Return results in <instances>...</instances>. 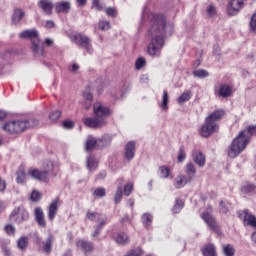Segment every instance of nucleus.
<instances>
[{
  "instance_id": "8fccbe9b",
  "label": "nucleus",
  "mask_w": 256,
  "mask_h": 256,
  "mask_svg": "<svg viewBox=\"0 0 256 256\" xmlns=\"http://www.w3.org/2000/svg\"><path fill=\"white\" fill-rule=\"evenodd\" d=\"M160 171V177L162 179H167V177H169V168H167V166H161L159 168Z\"/></svg>"
},
{
  "instance_id": "58836bf2",
  "label": "nucleus",
  "mask_w": 256,
  "mask_h": 256,
  "mask_svg": "<svg viewBox=\"0 0 256 256\" xmlns=\"http://www.w3.org/2000/svg\"><path fill=\"white\" fill-rule=\"evenodd\" d=\"M189 99H191V91H186L181 94V96L178 98L177 102L180 105H183V103H187V101H189Z\"/></svg>"
},
{
  "instance_id": "4d7b16f0",
  "label": "nucleus",
  "mask_w": 256,
  "mask_h": 256,
  "mask_svg": "<svg viewBox=\"0 0 256 256\" xmlns=\"http://www.w3.org/2000/svg\"><path fill=\"white\" fill-rule=\"evenodd\" d=\"M106 14L109 17H117V9H115L113 7H108V8H106Z\"/></svg>"
},
{
  "instance_id": "c03bdc74",
  "label": "nucleus",
  "mask_w": 256,
  "mask_h": 256,
  "mask_svg": "<svg viewBox=\"0 0 256 256\" xmlns=\"http://www.w3.org/2000/svg\"><path fill=\"white\" fill-rule=\"evenodd\" d=\"M7 57H9V54H0V71L7 67Z\"/></svg>"
},
{
  "instance_id": "bf43d9fd",
  "label": "nucleus",
  "mask_w": 256,
  "mask_h": 256,
  "mask_svg": "<svg viewBox=\"0 0 256 256\" xmlns=\"http://www.w3.org/2000/svg\"><path fill=\"white\" fill-rule=\"evenodd\" d=\"M105 227V225L98 224L95 231L92 234V237H99L101 235V230Z\"/></svg>"
},
{
  "instance_id": "c9c22d12",
  "label": "nucleus",
  "mask_w": 256,
  "mask_h": 256,
  "mask_svg": "<svg viewBox=\"0 0 256 256\" xmlns=\"http://www.w3.org/2000/svg\"><path fill=\"white\" fill-rule=\"evenodd\" d=\"M168 105H169V94L167 93V90H164L162 103L160 104V107H162L163 111H167L169 109Z\"/></svg>"
},
{
  "instance_id": "f03ea898",
  "label": "nucleus",
  "mask_w": 256,
  "mask_h": 256,
  "mask_svg": "<svg viewBox=\"0 0 256 256\" xmlns=\"http://www.w3.org/2000/svg\"><path fill=\"white\" fill-rule=\"evenodd\" d=\"M256 136V125L248 126L246 129L242 130L232 141L228 148V157L235 159L243 153L244 149H247L251 137Z\"/></svg>"
},
{
  "instance_id": "39448f33",
  "label": "nucleus",
  "mask_w": 256,
  "mask_h": 256,
  "mask_svg": "<svg viewBox=\"0 0 256 256\" xmlns=\"http://www.w3.org/2000/svg\"><path fill=\"white\" fill-rule=\"evenodd\" d=\"M39 125V120L30 119V120H14L7 122L2 126L3 131L7 133H23L26 129L31 127H37Z\"/></svg>"
},
{
  "instance_id": "9d476101",
  "label": "nucleus",
  "mask_w": 256,
  "mask_h": 256,
  "mask_svg": "<svg viewBox=\"0 0 256 256\" xmlns=\"http://www.w3.org/2000/svg\"><path fill=\"white\" fill-rule=\"evenodd\" d=\"M86 219L94 223H99L101 225H107V216L95 211L87 210Z\"/></svg>"
},
{
  "instance_id": "09e8293b",
  "label": "nucleus",
  "mask_w": 256,
  "mask_h": 256,
  "mask_svg": "<svg viewBox=\"0 0 256 256\" xmlns=\"http://www.w3.org/2000/svg\"><path fill=\"white\" fill-rule=\"evenodd\" d=\"M183 201L176 199V203L174 207L172 208L173 213H179L181 209H183Z\"/></svg>"
},
{
  "instance_id": "ddd939ff",
  "label": "nucleus",
  "mask_w": 256,
  "mask_h": 256,
  "mask_svg": "<svg viewBox=\"0 0 256 256\" xmlns=\"http://www.w3.org/2000/svg\"><path fill=\"white\" fill-rule=\"evenodd\" d=\"M86 127H90L91 129H99V127H103V125H107V122L103 118H86L84 121Z\"/></svg>"
},
{
  "instance_id": "49530a36",
  "label": "nucleus",
  "mask_w": 256,
  "mask_h": 256,
  "mask_svg": "<svg viewBox=\"0 0 256 256\" xmlns=\"http://www.w3.org/2000/svg\"><path fill=\"white\" fill-rule=\"evenodd\" d=\"M93 195L95 197H105V195H107V191L105 190V188L103 187H99V188H96L93 192Z\"/></svg>"
},
{
  "instance_id": "473e14b6",
  "label": "nucleus",
  "mask_w": 256,
  "mask_h": 256,
  "mask_svg": "<svg viewBox=\"0 0 256 256\" xmlns=\"http://www.w3.org/2000/svg\"><path fill=\"white\" fill-rule=\"evenodd\" d=\"M55 238L53 236H48L47 240L43 242V251L44 253H51V249L53 248V243Z\"/></svg>"
},
{
  "instance_id": "0eeeda50",
  "label": "nucleus",
  "mask_w": 256,
  "mask_h": 256,
  "mask_svg": "<svg viewBox=\"0 0 256 256\" xmlns=\"http://www.w3.org/2000/svg\"><path fill=\"white\" fill-rule=\"evenodd\" d=\"M71 41L76 43V45H78V47H81V49H84V51H87L89 55L93 53V46L91 45V39H89V37L76 33L72 35Z\"/></svg>"
},
{
  "instance_id": "a19ab883",
  "label": "nucleus",
  "mask_w": 256,
  "mask_h": 256,
  "mask_svg": "<svg viewBox=\"0 0 256 256\" xmlns=\"http://www.w3.org/2000/svg\"><path fill=\"white\" fill-rule=\"evenodd\" d=\"M16 175H17V178H16L17 183H23V181H25L26 174H25V169H23V167H20L18 169V171L16 172Z\"/></svg>"
},
{
  "instance_id": "2eb2a0df",
  "label": "nucleus",
  "mask_w": 256,
  "mask_h": 256,
  "mask_svg": "<svg viewBox=\"0 0 256 256\" xmlns=\"http://www.w3.org/2000/svg\"><path fill=\"white\" fill-rule=\"evenodd\" d=\"M76 245L85 253V255L92 253L95 249V246L92 244V242L87 240H79L76 242Z\"/></svg>"
},
{
  "instance_id": "c85d7f7f",
  "label": "nucleus",
  "mask_w": 256,
  "mask_h": 256,
  "mask_svg": "<svg viewBox=\"0 0 256 256\" xmlns=\"http://www.w3.org/2000/svg\"><path fill=\"white\" fill-rule=\"evenodd\" d=\"M25 17V10L18 8L14 11L12 15V23L13 25H19L21 23V20Z\"/></svg>"
},
{
  "instance_id": "7c9ffc66",
  "label": "nucleus",
  "mask_w": 256,
  "mask_h": 256,
  "mask_svg": "<svg viewBox=\"0 0 256 256\" xmlns=\"http://www.w3.org/2000/svg\"><path fill=\"white\" fill-rule=\"evenodd\" d=\"M115 241L118 243V245H129V235L124 232H119L115 237Z\"/></svg>"
},
{
  "instance_id": "9b49d317",
  "label": "nucleus",
  "mask_w": 256,
  "mask_h": 256,
  "mask_svg": "<svg viewBox=\"0 0 256 256\" xmlns=\"http://www.w3.org/2000/svg\"><path fill=\"white\" fill-rule=\"evenodd\" d=\"M245 7L244 0H230L228 3L227 11L229 15H237L241 9Z\"/></svg>"
},
{
  "instance_id": "de8ad7c7",
  "label": "nucleus",
  "mask_w": 256,
  "mask_h": 256,
  "mask_svg": "<svg viewBox=\"0 0 256 256\" xmlns=\"http://www.w3.org/2000/svg\"><path fill=\"white\" fill-rule=\"evenodd\" d=\"M185 159H187V154L185 153V148L181 146L178 152V162L183 163Z\"/></svg>"
},
{
  "instance_id": "f257e3e1",
  "label": "nucleus",
  "mask_w": 256,
  "mask_h": 256,
  "mask_svg": "<svg viewBox=\"0 0 256 256\" xmlns=\"http://www.w3.org/2000/svg\"><path fill=\"white\" fill-rule=\"evenodd\" d=\"M149 34L152 39L148 45V54L151 55V57H159L163 45H165L163 37L173 34V24L167 23L163 15H152V26L149 29Z\"/></svg>"
},
{
  "instance_id": "a18cd8bd",
  "label": "nucleus",
  "mask_w": 256,
  "mask_h": 256,
  "mask_svg": "<svg viewBox=\"0 0 256 256\" xmlns=\"http://www.w3.org/2000/svg\"><path fill=\"white\" fill-rule=\"evenodd\" d=\"M206 13L208 17H215L217 15V8L215 7V5L210 4L206 8Z\"/></svg>"
},
{
  "instance_id": "680f3d73",
  "label": "nucleus",
  "mask_w": 256,
  "mask_h": 256,
  "mask_svg": "<svg viewBox=\"0 0 256 256\" xmlns=\"http://www.w3.org/2000/svg\"><path fill=\"white\" fill-rule=\"evenodd\" d=\"M220 211H221V213L229 212V206H227V204H225V202H223V201L220 202Z\"/></svg>"
},
{
  "instance_id": "37998d69",
  "label": "nucleus",
  "mask_w": 256,
  "mask_h": 256,
  "mask_svg": "<svg viewBox=\"0 0 256 256\" xmlns=\"http://www.w3.org/2000/svg\"><path fill=\"white\" fill-rule=\"evenodd\" d=\"M144 253L145 251H143V249L138 247L130 250L125 256H143Z\"/></svg>"
},
{
  "instance_id": "f3484780",
  "label": "nucleus",
  "mask_w": 256,
  "mask_h": 256,
  "mask_svg": "<svg viewBox=\"0 0 256 256\" xmlns=\"http://www.w3.org/2000/svg\"><path fill=\"white\" fill-rule=\"evenodd\" d=\"M35 221L38 223L39 227H47V222L45 221V214L41 207H37L34 210Z\"/></svg>"
},
{
  "instance_id": "052dcab7",
  "label": "nucleus",
  "mask_w": 256,
  "mask_h": 256,
  "mask_svg": "<svg viewBox=\"0 0 256 256\" xmlns=\"http://www.w3.org/2000/svg\"><path fill=\"white\" fill-rule=\"evenodd\" d=\"M135 66H136V69H141V68L145 67V59L144 58H138L136 60Z\"/></svg>"
},
{
  "instance_id": "e433bc0d",
  "label": "nucleus",
  "mask_w": 256,
  "mask_h": 256,
  "mask_svg": "<svg viewBox=\"0 0 256 256\" xmlns=\"http://www.w3.org/2000/svg\"><path fill=\"white\" fill-rule=\"evenodd\" d=\"M195 173H197V169L195 168V164L189 162L186 164V175L188 177H195Z\"/></svg>"
},
{
  "instance_id": "72a5a7b5",
  "label": "nucleus",
  "mask_w": 256,
  "mask_h": 256,
  "mask_svg": "<svg viewBox=\"0 0 256 256\" xmlns=\"http://www.w3.org/2000/svg\"><path fill=\"white\" fill-rule=\"evenodd\" d=\"M27 245H29V238L27 236H22L17 241V247L20 251H25L27 249Z\"/></svg>"
},
{
  "instance_id": "0e129e2a",
  "label": "nucleus",
  "mask_w": 256,
  "mask_h": 256,
  "mask_svg": "<svg viewBox=\"0 0 256 256\" xmlns=\"http://www.w3.org/2000/svg\"><path fill=\"white\" fill-rule=\"evenodd\" d=\"M213 53L217 57H220L221 56V47H219V45H214Z\"/></svg>"
},
{
  "instance_id": "13d9d810",
  "label": "nucleus",
  "mask_w": 256,
  "mask_h": 256,
  "mask_svg": "<svg viewBox=\"0 0 256 256\" xmlns=\"http://www.w3.org/2000/svg\"><path fill=\"white\" fill-rule=\"evenodd\" d=\"M5 231L7 235H15V227L11 224L5 226Z\"/></svg>"
},
{
  "instance_id": "338daca9",
  "label": "nucleus",
  "mask_w": 256,
  "mask_h": 256,
  "mask_svg": "<svg viewBox=\"0 0 256 256\" xmlns=\"http://www.w3.org/2000/svg\"><path fill=\"white\" fill-rule=\"evenodd\" d=\"M2 251H3V253H4L5 256H11V249H10L9 247L4 246V247L2 248Z\"/></svg>"
},
{
  "instance_id": "5701e85b",
  "label": "nucleus",
  "mask_w": 256,
  "mask_h": 256,
  "mask_svg": "<svg viewBox=\"0 0 256 256\" xmlns=\"http://www.w3.org/2000/svg\"><path fill=\"white\" fill-rule=\"evenodd\" d=\"M135 158V142L130 141L125 146V159L131 161Z\"/></svg>"
},
{
  "instance_id": "412c9836",
  "label": "nucleus",
  "mask_w": 256,
  "mask_h": 256,
  "mask_svg": "<svg viewBox=\"0 0 256 256\" xmlns=\"http://www.w3.org/2000/svg\"><path fill=\"white\" fill-rule=\"evenodd\" d=\"M56 13H64L65 15L71 11V2L62 1L55 4Z\"/></svg>"
},
{
  "instance_id": "aec40b11",
  "label": "nucleus",
  "mask_w": 256,
  "mask_h": 256,
  "mask_svg": "<svg viewBox=\"0 0 256 256\" xmlns=\"http://www.w3.org/2000/svg\"><path fill=\"white\" fill-rule=\"evenodd\" d=\"M57 211H59V199L54 200L48 207V219L53 221L57 216Z\"/></svg>"
},
{
  "instance_id": "2f4dec72",
  "label": "nucleus",
  "mask_w": 256,
  "mask_h": 256,
  "mask_svg": "<svg viewBox=\"0 0 256 256\" xmlns=\"http://www.w3.org/2000/svg\"><path fill=\"white\" fill-rule=\"evenodd\" d=\"M120 183L117 187V190H116V193H115V196H114V203H121V199H123V180L120 179L119 180Z\"/></svg>"
},
{
  "instance_id": "b1692460",
  "label": "nucleus",
  "mask_w": 256,
  "mask_h": 256,
  "mask_svg": "<svg viewBox=\"0 0 256 256\" xmlns=\"http://www.w3.org/2000/svg\"><path fill=\"white\" fill-rule=\"evenodd\" d=\"M231 93H233V89L227 84L221 85L218 91H216V95L218 97H223V99H226V97H231Z\"/></svg>"
},
{
  "instance_id": "3c124183",
  "label": "nucleus",
  "mask_w": 256,
  "mask_h": 256,
  "mask_svg": "<svg viewBox=\"0 0 256 256\" xmlns=\"http://www.w3.org/2000/svg\"><path fill=\"white\" fill-rule=\"evenodd\" d=\"M132 192H133V182H129L124 186V195H126V197H129V195H131Z\"/></svg>"
},
{
  "instance_id": "bb28decb",
  "label": "nucleus",
  "mask_w": 256,
  "mask_h": 256,
  "mask_svg": "<svg viewBox=\"0 0 256 256\" xmlns=\"http://www.w3.org/2000/svg\"><path fill=\"white\" fill-rule=\"evenodd\" d=\"M202 255L203 256H217V247L214 246V244H206L202 248Z\"/></svg>"
},
{
  "instance_id": "5fc2aeb1",
  "label": "nucleus",
  "mask_w": 256,
  "mask_h": 256,
  "mask_svg": "<svg viewBox=\"0 0 256 256\" xmlns=\"http://www.w3.org/2000/svg\"><path fill=\"white\" fill-rule=\"evenodd\" d=\"M92 7L97 11H103V4L101 3V0H92Z\"/></svg>"
},
{
  "instance_id": "f8f14e48",
  "label": "nucleus",
  "mask_w": 256,
  "mask_h": 256,
  "mask_svg": "<svg viewBox=\"0 0 256 256\" xmlns=\"http://www.w3.org/2000/svg\"><path fill=\"white\" fill-rule=\"evenodd\" d=\"M93 111L95 117H97L98 119H105V117H107V115L111 113V111L106 106L101 104V102H97L94 104Z\"/></svg>"
},
{
  "instance_id": "6ab92c4d",
  "label": "nucleus",
  "mask_w": 256,
  "mask_h": 256,
  "mask_svg": "<svg viewBox=\"0 0 256 256\" xmlns=\"http://www.w3.org/2000/svg\"><path fill=\"white\" fill-rule=\"evenodd\" d=\"M95 149H98V141L97 138L94 136H88L85 142V150L88 153H91L95 151Z\"/></svg>"
},
{
  "instance_id": "cd10ccee",
  "label": "nucleus",
  "mask_w": 256,
  "mask_h": 256,
  "mask_svg": "<svg viewBox=\"0 0 256 256\" xmlns=\"http://www.w3.org/2000/svg\"><path fill=\"white\" fill-rule=\"evenodd\" d=\"M241 192L244 195H255L256 193V185L251 183V182H246L242 187H241Z\"/></svg>"
},
{
  "instance_id": "393cba45",
  "label": "nucleus",
  "mask_w": 256,
  "mask_h": 256,
  "mask_svg": "<svg viewBox=\"0 0 256 256\" xmlns=\"http://www.w3.org/2000/svg\"><path fill=\"white\" fill-rule=\"evenodd\" d=\"M86 167L90 171V173H93L94 171H97V167H99V161L95 156L90 155L86 159Z\"/></svg>"
},
{
  "instance_id": "a878e982",
  "label": "nucleus",
  "mask_w": 256,
  "mask_h": 256,
  "mask_svg": "<svg viewBox=\"0 0 256 256\" xmlns=\"http://www.w3.org/2000/svg\"><path fill=\"white\" fill-rule=\"evenodd\" d=\"M192 157L198 167H205V154H203L201 151L195 150Z\"/></svg>"
},
{
  "instance_id": "e2e57ef3",
  "label": "nucleus",
  "mask_w": 256,
  "mask_h": 256,
  "mask_svg": "<svg viewBox=\"0 0 256 256\" xmlns=\"http://www.w3.org/2000/svg\"><path fill=\"white\" fill-rule=\"evenodd\" d=\"M63 127L65 129H73V121L71 120H66L63 122Z\"/></svg>"
},
{
  "instance_id": "a211bd4d",
  "label": "nucleus",
  "mask_w": 256,
  "mask_h": 256,
  "mask_svg": "<svg viewBox=\"0 0 256 256\" xmlns=\"http://www.w3.org/2000/svg\"><path fill=\"white\" fill-rule=\"evenodd\" d=\"M191 181H193L191 176L179 175L174 181V187H176V189H181L185 187L186 184L191 183Z\"/></svg>"
},
{
  "instance_id": "6e6d98bb",
  "label": "nucleus",
  "mask_w": 256,
  "mask_h": 256,
  "mask_svg": "<svg viewBox=\"0 0 256 256\" xmlns=\"http://www.w3.org/2000/svg\"><path fill=\"white\" fill-rule=\"evenodd\" d=\"M60 117H61V111L59 110L53 111L49 115V119H51V121H57Z\"/></svg>"
},
{
  "instance_id": "79ce46f5",
  "label": "nucleus",
  "mask_w": 256,
  "mask_h": 256,
  "mask_svg": "<svg viewBox=\"0 0 256 256\" xmlns=\"http://www.w3.org/2000/svg\"><path fill=\"white\" fill-rule=\"evenodd\" d=\"M193 75L198 79H205V77H209V72L203 69H199V70L193 71Z\"/></svg>"
},
{
  "instance_id": "6e6552de",
  "label": "nucleus",
  "mask_w": 256,
  "mask_h": 256,
  "mask_svg": "<svg viewBox=\"0 0 256 256\" xmlns=\"http://www.w3.org/2000/svg\"><path fill=\"white\" fill-rule=\"evenodd\" d=\"M238 217L241 219L244 227H252L253 229H256V216L253 215L249 210H241L238 212Z\"/></svg>"
},
{
  "instance_id": "dca6fc26",
  "label": "nucleus",
  "mask_w": 256,
  "mask_h": 256,
  "mask_svg": "<svg viewBox=\"0 0 256 256\" xmlns=\"http://www.w3.org/2000/svg\"><path fill=\"white\" fill-rule=\"evenodd\" d=\"M202 219L203 221H205V223L208 225L209 229H211V231H215L217 232V221L215 220V218H213V216L211 214H209V212H204L202 214Z\"/></svg>"
},
{
  "instance_id": "c756f323",
  "label": "nucleus",
  "mask_w": 256,
  "mask_h": 256,
  "mask_svg": "<svg viewBox=\"0 0 256 256\" xmlns=\"http://www.w3.org/2000/svg\"><path fill=\"white\" fill-rule=\"evenodd\" d=\"M98 141V149H105V147H109L111 145L112 138L111 136L105 134L100 138H97Z\"/></svg>"
},
{
  "instance_id": "4468645a",
  "label": "nucleus",
  "mask_w": 256,
  "mask_h": 256,
  "mask_svg": "<svg viewBox=\"0 0 256 256\" xmlns=\"http://www.w3.org/2000/svg\"><path fill=\"white\" fill-rule=\"evenodd\" d=\"M82 101L81 105L88 111V109H91L93 105V94H91V91L89 89H86L82 92Z\"/></svg>"
},
{
  "instance_id": "423d86ee",
  "label": "nucleus",
  "mask_w": 256,
  "mask_h": 256,
  "mask_svg": "<svg viewBox=\"0 0 256 256\" xmlns=\"http://www.w3.org/2000/svg\"><path fill=\"white\" fill-rule=\"evenodd\" d=\"M53 167V162L47 161L44 166V170L33 168L28 171V175L32 177V179H36V181H42V183H47V181H49V175L53 173Z\"/></svg>"
},
{
  "instance_id": "864d4df0",
  "label": "nucleus",
  "mask_w": 256,
  "mask_h": 256,
  "mask_svg": "<svg viewBox=\"0 0 256 256\" xmlns=\"http://www.w3.org/2000/svg\"><path fill=\"white\" fill-rule=\"evenodd\" d=\"M30 199H31V201H34V202L41 201L40 192L37 190L32 191Z\"/></svg>"
},
{
  "instance_id": "ea45409f",
  "label": "nucleus",
  "mask_w": 256,
  "mask_h": 256,
  "mask_svg": "<svg viewBox=\"0 0 256 256\" xmlns=\"http://www.w3.org/2000/svg\"><path fill=\"white\" fill-rule=\"evenodd\" d=\"M98 29H100V31H109V29H111V22L105 20L99 21Z\"/></svg>"
},
{
  "instance_id": "69168bd1",
  "label": "nucleus",
  "mask_w": 256,
  "mask_h": 256,
  "mask_svg": "<svg viewBox=\"0 0 256 256\" xmlns=\"http://www.w3.org/2000/svg\"><path fill=\"white\" fill-rule=\"evenodd\" d=\"M69 71L70 73H77V71H79V64L77 63L72 64Z\"/></svg>"
},
{
  "instance_id": "1a4fd4ad",
  "label": "nucleus",
  "mask_w": 256,
  "mask_h": 256,
  "mask_svg": "<svg viewBox=\"0 0 256 256\" xmlns=\"http://www.w3.org/2000/svg\"><path fill=\"white\" fill-rule=\"evenodd\" d=\"M10 219L11 221H14V223H23V221L29 219V212L20 206L11 212Z\"/></svg>"
},
{
  "instance_id": "4be33fe9",
  "label": "nucleus",
  "mask_w": 256,
  "mask_h": 256,
  "mask_svg": "<svg viewBox=\"0 0 256 256\" xmlns=\"http://www.w3.org/2000/svg\"><path fill=\"white\" fill-rule=\"evenodd\" d=\"M38 7H40L46 15H51V13H53V2L50 0H40L38 2Z\"/></svg>"
},
{
  "instance_id": "4c0bfd02",
  "label": "nucleus",
  "mask_w": 256,
  "mask_h": 256,
  "mask_svg": "<svg viewBox=\"0 0 256 256\" xmlns=\"http://www.w3.org/2000/svg\"><path fill=\"white\" fill-rule=\"evenodd\" d=\"M141 220H142L144 227H149V225H151V223H153V216L149 213H144L142 215Z\"/></svg>"
},
{
  "instance_id": "f704fd0d",
  "label": "nucleus",
  "mask_w": 256,
  "mask_h": 256,
  "mask_svg": "<svg viewBox=\"0 0 256 256\" xmlns=\"http://www.w3.org/2000/svg\"><path fill=\"white\" fill-rule=\"evenodd\" d=\"M222 252L224 256H235V247L231 244L223 245Z\"/></svg>"
},
{
  "instance_id": "603ef678",
  "label": "nucleus",
  "mask_w": 256,
  "mask_h": 256,
  "mask_svg": "<svg viewBox=\"0 0 256 256\" xmlns=\"http://www.w3.org/2000/svg\"><path fill=\"white\" fill-rule=\"evenodd\" d=\"M250 31L251 33H256V13L250 19Z\"/></svg>"
},
{
  "instance_id": "7ed1b4c3",
  "label": "nucleus",
  "mask_w": 256,
  "mask_h": 256,
  "mask_svg": "<svg viewBox=\"0 0 256 256\" xmlns=\"http://www.w3.org/2000/svg\"><path fill=\"white\" fill-rule=\"evenodd\" d=\"M224 116L225 111L217 110L206 117L205 123L202 125L199 131L200 136L207 138L211 137L213 133H217L219 131V124L217 122L221 121Z\"/></svg>"
},
{
  "instance_id": "774afa93",
  "label": "nucleus",
  "mask_w": 256,
  "mask_h": 256,
  "mask_svg": "<svg viewBox=\"0 0 256 256\" xmlns=\"http://www.w3.org/2000/svg\"><path fill=\"white\" fill-rule=\"evenodd\" d=\"M107 177V172L106 171H102L100 172L97 176L96 179L101 180V179H105Z\"/></svg>"
},
{
  "instance_id": "20e7f679",
  "label": "nucleus",
  "mask_w": 256,
  "mask_h": 256,
  "mask_svg": "<svg viewBox=\"0 0 256 256\" xmlns=\"http://www.w3.org/2000/svg\"><path fill=\"white\" fill-rule=\"evenodd\" d=\"M20 39H29L32 43V52L38 57H42L45 49L43 48V42L39 39V31L36 29L24 30L19 34Z\"/></svg>"
}]
</instances>
